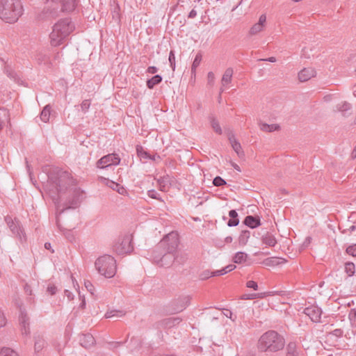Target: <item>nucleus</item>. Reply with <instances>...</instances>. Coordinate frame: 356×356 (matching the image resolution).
<instances>
[{"label": "nucleus", "instance_id": "f257e3e1", "mask_svg": "<svg viewBox=\"0 0 356 356\" xmlns=\"http://www.w3.org/2000/svg\"><path fill=\"white\" fill-rule=\"evenodd\" d=\"M74 186V181L70 173L65 171L56 170L49 176V183L47 185V190L49 195L55 200L57 193H61L69 189L72 197L66 203L67 209L76 208L83 200V193L80 188L72 187ZM59 207L57 206L58 211ZM65 209H60L58 212L61 214Z\"/></svg>", "mask_w": 356, "mask_h": 356}, {"label": "nucleus", "instance_id": "f03ea898", "mask_svg": "<svg viewBox=\"0 0 356 356\" xmlns=\"http://www.w3.org/2000/svg\"><path fill=\"white\" fill-rule=\"evenodd\" d=\"M257 346L259 352L274 353L284 349L285 339L277 332L268 330L259 337Z\"/></svg>", "mask_w": 356, "mask_h": 356}, {"label": "nucleus", "instance_id": "7ed1b4c3", "mask_svg": "<svg viewBox=\"0 0 356 356\" xmlns=\"http://www.w3.org/2000/svg\"><path fill=\"white\" fill-rule=\"evenodd\" d=\"M76 6V0H47L39 18L47 19L56 17L62 12L73 11Z\"/></svg>", "mask_w": 356, "mask_h": 356}, {"label": "nucleus", "instance_id": "20e7f679", "mask_svg": "<svg viewBox=\"0 0 356 356\" xmlns=\"http://www.w3.org/2000/svg\"><path fill=\"white\" fill-rule=\"evenodd\" d=\"M74 29L75 25L71 19L65 18L58 20L53 26L49 34L51 45L57 47L64 43Z\"/></svg>", "mask_w": 356, "mask_h": 356}, {"label": "nucleus", "instance_id": "39448f33", "mask_svg": "<svg viewBox=\"0 0 356 356\" xmlns=\"http://www.w3.org/2000/svg\"><path fill=\"white\" fill-rule=\"evenodd\" d=\"M23 13L21 0H0V19L2 21L9 24L15 23Z\"/></svg>", "mask_w": 356, "mask_h": 356}, {"label": "nucleus", "instance_id": "423d86ee", "mask_svg": "<svg viewBox=\"0 0 356 356\" xmlns=\"http://www.w3.org/2000/svg\"><path fill=\"white\" fill-rule=\"evenodd\" d=\"M95 268L99 273L107 278L113 277L117 271L116 261L113 257L104 254L95 261Z\"/></svg>", "mask_w": 356, "mask_h": 356}, {"label": "nucleus", "instance_id": "0eeeda50", "mask_svg": "<svg viewBox=\"0 0 356 356\" xmlns=\"http://www.w3.org/2000/svg\"><path fill=\"white\" fill-rule=\"evenodd\" d=\"M179 243V234L177 232L170 231L165 234L164 230L163 237L157 245L159 249H163L164 251L176 252Z\"/></svg>", "mask_w": 356, "mask_h": 356}, {"label": "nucleus", "instance_id": "6e6552de", "mask_svg": "<svg viewBox=\"0 0 356 356\" xmlns=\"http://www.w3.org/2000/svg\"><path fill=\"white\" fill-rule=\"evenodd\" d=\"M114 250L119 254H127L133 250L131 236H125L122 238L114 246Z\"/></svg>", "mask_w": 356, "mask_h": 356}, {"label": "nucleus", "instance_id": "1a4fd4ad", "mask_svg": "<svg viewBox=\"0 0 356 356\" xmlns=\"http://www.w3.org/2000/svg\"><path fill=\"white\" fill-rule=\"evenodd\" d=\"M120 162V159L116 154H109L101 158L97 161V166L99 168L105 169L113 165H117Z\"/></svg>", "mask_w": 356, "mask_h": 356}, {"label": "nucleus", "instance_id": "9d476101", "mask_svg": "<svg viewBox=\"0 0 356 356\" xmlns=\"http://www.w3.org/2000/svg\"><path fill=\"white\" fill-rule=\"evenodd\" d=\"M190 303L189 296L179 297L172 304V308L168 310L170 314H177L185 309Z\"/></svg>", "mask_w": 356, "mask_h": 356}, {"label": "nucleus", "instance_id": "9b49d317", "mask_svg": "<svg viewBox=\"0 0 356 356\" xmlns=\"http://www.w3.org/2000/svg\"><path fill=\"white\" fill-rule=\"evenodd\" d=\"M6 221L7 222V224L9 226L12 232L16 234V236L18 237L21 243L25 242L26 240V235L25 233L24 232V230L21 229L18 221H17L16 220H13L10 217H6Z\"/></svg>", "mask_w": 356, "mask_h": 356}, {"label": "nucleus", "instance_id": "f8f14e48", "mask_svg": "<svg viewBox=\"0 0 356 356\" xmlns=\"http://www.w3.org/2000/svg\"><path fill=\"white\" fill-rule=\"evenodd\" d=\"M303 312L308 316L313 322H319L321 320L322 310L316 305H311L305 307Z\"/></svg>", "mask_w": 356, "mask_h": 356}, {"label": "nucleus", "instance_id": "ddd939ff", "mask_svg": "<svg viewBox=\"0 0 356 356\" xmlns=\"http://www.w3.org/2000/svg\"><path fill=\"white\" fill-rule=\"evenodd\" d=\"M176 252L165 251L159 261L157 260V266L165 268L170 267L175 259H178L179 255L175 256Z\"/></svg>", "mask_w": 356, "mask_h": 356}, {"label": "nucleus", "instance_id": "4468645a", "mask_svg": "<svg viewBox=\"0 0 356 356\" xmlns=\"http://www.w3.org/2000/svg\"><path fill=\"white\" fill-rule=\"evenodd\" d=\"M301 352V348L296 341H289L286 346V356H300Z\"/></svg>", "mask_w": 356, "mask_h": 356}, {"label": "nucleus", "instance_id": "2eb2a0df", "mask_svg": "<svg viewBox=\"0 0 356 356\" xmlns=\"http://www.w3.org/2000/svg\"><path fill=\"white\" fill-rule=\"evenodd\" d=\"M316 75V72L313 67H305L299 72L298 79L300 82H305Z\"/></svg>", "mask_w": 356, "mask_h": 356}, {"label": "nucleus", "instance_id": "dca6fc26", "mask_svg": "<svg viewBox=\"0 0 356 356\" xmlns=\"http://www.w3.org/2000/svg\"><path fill=\"white\" fill-rule=\"evenodd\" d=\"M352 105L347 102H341L337 104L335 111L340 112L343 117H348L351 114Z\"/></svg>", "mask_w": 356, "mask_h": 356}, {"label": "nucleus", "instance_id": "f3484780", "mask_svg": "<svg viewBox=\"0 0 356 356\" xmlns=\"http://www.w3.org/2000/svg\"><path fill=\"white\" fill-rule=\"evenodd\" d=\"M19 323L22 334H29L30 333L29 317L27 316L26 313L23 311H21L20 313Z\"/></svg>", "mask_w": 356, "mask_h": 356}, {"label": "nucleus", "instance_id": "a211bd4d", "mask_svg": "<svg viewBox=\"0 0 356 356\" xmlns=\"http://www.w3.org/2000/svg\"><path fill=\"white\" fill-rule=\"evenodd\" d=\"M243 223L252 229L256 228L261 225L260 218L254 216H247L243 220Z\"/></svg>", "mask_w": 356, "mask_h": 356}, {"label": "nucleus", "instance_id": "6ab92c4d", "mask_svg": "<svg viewBox=\"0 0 356 356\" xmlns=\"http://www.w3.org/2000/svg\"><path fill=\"white\" fill-rule=\"evenodd\" d=\"M80 344L84 348H90L95 343V339L90 334H84L80 336Z\"/></svg>", "mask_w": 356, "mask_h": 356}, {"label": "nucleus", "instance_id": "aec40b11", "mask_svg": "<svg viewBox=\"0 0 356 356\" xmlns=\"http://www.w3.org/2000/svg\"><path fill=\"white\" fill-rule=\"evenodd\" d=\"M101 179L106 182V184L108 186L111 188L113 190L116 191L119 194L123 195L126 193L125 188L123 186H120L119 184L103 177H102Z\"/></svg>", "mask_w": 356, "mask_h": 356}, {"label": "nucleus", "instance_id": "412c9836", "mask_svg": "<svg viewBox=\"0 0 356 356\" xmlns=\"http://www.w3.org/2000/svg\"><path fill=\"white\" fill-rule=\"evenodd\" d=\"M261 241L266 246L269 247H274L277 244V240L275 236L269 232L262 236Z\"/></svg>", "mask_w": 356, "mask_h": 356}, {"label": "nucleus", "instance_id": "4be33fe9", "mask_svg": "<svg viewBox=\"0 0 356 356\" xmlns=\"http://www.w3.org/2000/svg\"><path fill=\"white\" fill-rule=\"evenodd\" d=\"M202 54L200 52H198L196 54V56L193 60V62L192 63L191 74H192V78H194V80L195 79V77H196V70L200 65V63L202 61Z\"/></svg>", "mask_w": 356, "mask_h": 356}, {"label": "nucleus", "instance_id": "5701e85b", "mask_svg": "<svg viewBox=\"0 0 356 356\" xmlns=\"http://www.w3.org/2000/svg\"><path fill=\"white\" fill-rule=\"evenodd\" d=\"M286 261V259L281 257H270L264 260V264L266 266H275L285 264Z\"/></svg>", "mask_w": 356, "mask_h": 356}, {"label": "nucleus", "instance_id": "b1692460", "mask_svg": "<svg viewBox=\"0 0 356 356\" xmlns=\"http://www.w3.org/2000/svg\"><path fill=\"white\" fill-rule=\"evenodd\" d=\"M229 216L230 219L227 222V225L229 227H235L238 225L239 219L238 213L236 210L232 209L229 211Z\"/></svg>", "mask_w": 356, "mask_h": 356}, {"label": "nucleus", "instance_id": "393cba45", "mask_svg": "<svg viewBox=\"0 0 356 356\" xmlns=\"http://www.w3.org/2000/svg\"><path fill=\"white\" fill-rule=\"evenodd\" d=\"M182 321V318L180 317H170L164 319L163 321V324L166 327H172L178 324H179Z\"/></svg>", "mask_w": 356, "mask_h": 356}, {"label": "nucleus", "instance_id": "a878e982", "mask_svg": "<svg viewBox=\"0 0 356 356\" xmlns=\"http://www.w3.org/2000/svg\"><path fill=\"white\" fill-rule=\"evenodd\" d=\"M136 151L140 161L146 159H151L154 161L155 159L154 155L149 154V153L147 152L141 146L138 145L136 147Z\"/></svg>", "mask_w": 356, "mask_h": 356}, {"label": "nucleus", "instance_id": "bb28decb", "mask_svg": "<svg viewBox=\"0 0 356 356\" xmlns=\"http://www.w3.org/2000/svg\"><path fill=\"white\" fill-rule=\"evenodd\" d=\"M260 129L265 132H273L277 130H279L280 126L278 124H268L266 123L260 122L259 123Z\"/></svg>", "mask_w": 356, "mask_h": 356}, {"label": "nucleus", "instance_id": "cd10ccee", "mask_svg": "<svg viewBox=\"0 0 356 356\" xmlns=\"http://www.w3.org/2000/svg\"><path fill=\"white\" fill-rule=\"evenodd\" d=\"M50 115H51V107L49 105H47L43 108V109L40 113V120L43 122L47 123L49 120Z\"/></svg>", "mask_w": 356, "mask_h": 356}, {"label": "nucleus", "instance_id": "c85d7f7f", "mask_svg": "<svg viewBox=\"0 0 356 356\" xmlns=\"http://www.w3.org/2000/svg\"><path fill=\"white\" fill-rule=\"evenodd\" d=\"M233 75V70L232 68H227L222 78V83L223 86L229 83L232 81V78Z\"/></svg>", "mask_w": 356, "mask_h": 356}, {"label": "nucleus", "instance_id": "c756f323", "mask_svg": "<svg viewBox=\"0 0 356 356\" xmlns=\"http://www.w3.org/2000/svg\"><path fill=\"white\" fill-rule=\"evenodd\" d=\"M248 258V254L243 252H238L233 257V261L235 264H243Z\"/></svg>", "mask_w": 356, "mask_h": 356}, {"label": "nucleus", "instance_id": "7c9ffc66", "mask_svg": "<svg viewBox=\"0 0 356 356\" xmlns=\"http://www.w3.org/2000/svg\"><path fill=\"white\" fill-rule=\"evenodd\" d=\"M45 341L42 336H37L35 337V350L37 352L40 351L45 346Z\"/></svg>", "mask_w": 356, "mask_h": 356}, {"label": "nucleus", "instance_id": "2f4dec72", "mask_svg": "<svg viewBox=\"0 0 356 356\" xmlns=\"http://www.w3.org/2000/svg\"><path fill=\"white\" fill-rule=\"evenodd\" d=\"M344 270L348 277L353 276L355 273V266L354 263L350 261L345 263Z\"/></svg>", "mask_w": 356, "mask_h": 356}, {"label": "nucleus", "instance_id": "473e14b6", "mask_svg": "<svg viewBox=\"0 0 356 356\" xmlns=\"http://www.w3.org/2000/svg\"><path fill=\"white\" fill-rule=\"evenodd\" d=\"M125 314V313L123 311L120 310H111L108 311L105 314V318H110L113 317H122Z\"/></svg>", "mask_w": 356, "mask_h": 356}, {"label": "nucleus", "instance_id": "72a5a7b5", "mask_svg": "<svg viewBox=\"0 0 356 356\" xmlns=\"http://www.w3.org/2000/svg\"><path fill=\"white\" fill-rule=\"evenodd\" d=\"M250 233L248 230H243L241 232L238 241L240 244L245 245L248 242V238H250Z\"/></svg>", "mask_w": 356, "mask_h": 356}, {"label": "nucleus", "instance_id": "f704fd0d", "mask_svg": "<svg viewBox=\"0 0 356 356\" xmlns=\"http://www.w3.org/2000/svg\"><path fill=\"white\" fill-rule=\"evenodd\" d=\"M9 118L8 111L5 109H0V130L3 127V124Z\"/></svg>", "mask_w": 356, "mask_h": 356}, {"label": "nucleus", "instance_id": "c9c22d12", "mask_svg": "<svg viewBox=\"0 0 356 356\" xmlns=\"http://www.w3.org/2000/svg\"><path fill=\"white\" fill-rule=\"evenodd\" d=\"M0 356H19L13 350L9 348H3L0 350Z\"/></svg>", "mask_w": 356, "mask_h": 356}, {"label": "nucleus", "instance_id": "e433bc0d", "mask_svg": "<svg viewBox=\"0 0 356 356\" xmlns=\"http://www.w3.org/2000/svg\"><path fill=\"white\" fill-rule=\"evenodd\" d=\"M264 27V26H263L260 24L256 23L250 28L249 33L251 35H256L261 32L263 30Z\"/></svg>", "mask_w": 356, "mask_h": 356}, {"label": "nucleus", "instance_id": "4c0bfd02", "mask_svg": "<svg viewBox=\"0 0 356 356\" xmlns=\"http://www.w3.org/2000/svg\"><path fill=\"white\" fill-rule=\"evenodd\" d=\"M211 126L216 133H217L218 134H222L221 127H220L218 122L214 118H211Z\"/></svg>", "mask_w": 356, "mask_h": 356}, {"label": "nucleus", "instance_id": "58836bf2", "mask_svg": "<svg viewBox=\"0 0 356 356\" xmlns=\"http://www.w3.org/2000/svg\"><path fill=\"white\" fill-rule=\"evenodd\" d=\"M232 147L238 156L244 155V152L242 150L241 145L238 141L234 142V144H232Z\"/></svg>", "mask_w": 356, "mask_h": 356}, {"label": "nucleus", "instance_id": "ea45409f", "mask_svg": "<svg viewBox=\"0 0 356 356\" xmlns=\"http://www.w3.org/2000/svg\"><path fill=\"white\" fill-rule=\"evenodd\" d=\"M169 182L168 179H163L162 180L157 179V188L162 191H165L166 190V185Z\"/></svg>", "mask_w": 356, "mask_h": 356}, {"label": "nucleus", "instance_id": "a19ab883", "mask_svg": "<svg viewBox=\"0 0 356 356\" xmlns=\"http://www.w3.org/2000/svg\"><path fill=\"white\" fill-rule=\"evenodd\" d=\"M226 184V181L221 177L219 176L216 177L213 180V184L215 186H222Z\"/></svg>", "mask_w": 356, "mask_h": 356}, {"label": "nucleus", "instance_id": "79ce46f5", "mask_svg": "<svg viewBox=\"0 0 356 356\" xmlns=\"http://www.w3.org/2000/svg\"><path fill=\"white\" fill-rule=\"evenodd\" d=\"M211 277H214L213 275V271H210L209 270H204L200 275V278L202 280H207L208 278H209Z\"/></svg>", "mask_w": 356, "mask_h": 356}, {"label": "nucleus", "instance_id": "37998d69", "mask_svg": "<svg viewBox=\"0 0 356 356\" xmlns=\"http://www.w3.org/2000/svg\"><path fill=\"white\" fill-rule=\"evenodd\" d=\"M170 67L173 71L175 70V56L173 51H170L168 56Z\"/></svg>", "mask_w": 356, "mask_h": 356}, {"label": "nucleus", "instance_id": "c03bdc74", "mask_svg": "<svg viewBox=\"0 0 356 356\" xmlns=\"http://www.w3.org/2000/svg\"><path fill=\"white\" fill-rule=\"evenodd\" d=\"M346 252L353 257H356V243L349 245L346 249Z\"/></svg>", "mask_w": 356, "mask_h": 356}, {"label": "nucleus", "instance_id": "a18cd8bd", "mask_svg": "<svg viewBox=\"0 0 356 356\" xmlns=\"http://www.w3.org/2000/svg\"><path fill=\"white\" fill-rule=\"evenodd\" d=\"M90 106V102L88 99H85L81 104V108L83 112L86 113Z\"/></svg>", "mask_w": 356, "mask_h": 356}, {"label": "nucleus", "instance_id": "49530a36", "mask_svg": "<svg viewBox=\"0 0 356 356\" xmlns=\"http://www.w3.org/2000/svg\"><path fill=\"white\" fill-rule=\"evenodd\" d=\"M224 310H225V311L223 312V314H224V315H225L226 317H227V318H229L232 319L233 321H236V315H234V316L231 310L227 309H224Z\"/></svg>", "mask_w": 356, "mask_h": 356}, {"label": "nucleus", "instance_id": "de8ad7c7", "mask_svg": "<svg viewBox=\"0 0 356 356\" xmlns=\"http://www.w3.org/2000/svg\"><path fill=\"white\" fill-rule=\"evenodd\" d=\"M215 75L212 72H209L207 74L208 84L212 86L214 83Z\"/></svg>", "mask_w": 356, "mask_h": 356}, {"label": "nucleus", "instance_id": "09e8293b", "mask_svg": "<svg viewBox=\"0 0 356 356\" xmlns=\"http://www.w3.org/2000/svg\"><path fill=\"white\" fill-rule=\"evenodd\" d=\"M343 330L341 329H335L332 332H330V335L334 336L335 337L338 338L343 335Z\"/></svg>", "mask_w": 356, "mask_h": 356}, {"label": "nucleus", "instance_id": "8fccbe9b", "mask_svg": "<svg viewBox=\"0 0 356 356\" xmlns=\"http://www.w3.org/2000/svg\"><path fill=\"white\" fill-rule=\"evenodd\" d=\"M246 286L248 288L253 289L255 291H257L258 289L257 283L253 280H250V281L247 282Z\"/></svg>", "mask_w": 356, "mask_h": 356}, {"label": "nucleus", "instance_id": "3c124183", "mask_svg": "<svg viewBox=\"0 0 356 356\" xmlns=\"http://www.w3.org/2000/svg\"><path fill=\"white\" fill-rule=\"evenodd\" d=\"M147 85L149 88H153L156 85V76H154L151 79L148 80Z\"/></svg>", "mask_w": 356, "mask_h": 356}, {"label": "nucleus", "instance_id": "603ef678", "mask_svg": "<svg viewBox=\"0 0 356 356\" xmlns=\"http://www.w3.org/2000/svg\"><path fill=\"white\" fill-rule=\"evenodd\" d=\"M226 274V270H225L224 268H222L220 270H213V276H220Z\"/></svg>", "mask_w": 356, "mask_h": 356}, {"label": "nucleus", "instance_id": "864d4df0", "mask_svg": "<svg viewBox=\"0 0 356 356\" xmlns=\"http://www.w3.org/2000/svg\"><path fill=\"white\" fill-rule=\"evenodd\" d=\"M6 323V320L3 313L0 310V327H3Z\"/></svg>", "mask_w": 356, "mask_h": 356}, {"label": "nucleus", "instance_id": "5fc2aeb1", "mask_svg": "<svg viewBox=\"0 0 356 356\" xmlns=\"http://www.w3.org/2000/svg\"><path fill=\"white\" fill-rule=\"evenodd\" d=\"M113 17L118 21L120 18L119 7L116 6L113 11Z\"/></svg>", "mask_w": 356, "mask_h": 356}, {"label": "nucleus", "instance_id": "6e6d98bb", "mask_svg": "<svg viewBox=\"0 0 356 356\" xmlns=\"http://www.w3.org/2000/svg\"><path fill=\"white\" fill-rule=\"evenodd\" d=\"M85 286L88 291H90L92 294L93 293L94 286L89 281L85 282Z\"/></svg>", "mask_w": 356, "mask_h": 356}, {"label": "nucleus", "instance_id": "4d7b16f0", "mask_svg": "<svg viewBox=\"0 0 356 356\" xmlns=\"http://www.w3.org/2000/svg\"><path fill=\"white\" fill-rule=\"evenodd\" d=\"M214 243L216 247L220 248H223L225 245L224 241L219 240V239H215Z\"/></svg>", "mask_w": 356, "mask_h": 356}, {"label": "nucleus", "instance_id": "13d9d810", "mask_svg": "<svg viewBox=\"0 0 356 356\" xmlns=\"http://www.w3.org/2000/svg\"><path fill=\"white\" fill-rule=\"evenodd\" d=\"M266 15H261L259 17V22L257 23H259L261 25H262L263 26H264V25L266 24Z\"/></svg>", "mask_w": 356, "mask_h": 356}, {"label": "nucleus", "instance_id": "bf43d9fd", "mask_svg": "<svg viewBox=\"0 0 356 356\" xmlns=\"http://www.w3.org/2000/svg\"><path fill=\"white\" fill-rule=\"evenodd\" d=\"M225 270H226V273L232 271L236 268V266L234 264H229L227 266L224 267Z\"/></svg>", "mask_w": 356, "mask_h": 356}, {"label": "nucleus", "instance_id": "052dcab7", "mask_svg": "<svg viewBox=\"0 0 356 356\" xmlns=\"http://www.w3.org/2000/svg\"><path fill=\"white\" fill-rule=\"evenodd\" d=\"M228 140L231 145H232V144H234V142H238V140L235 138L234 135L232 133L229 134Z\"/></svg>", "mask_w": 356, "mask_h": 356}, {"label": "nucleus", "instance_id": "680f3d73", "mask_svg": "<svg viewBox=\"0 0 356 356\" xmlns=\"http://www.w3.org/2000/svg\"><path fill=\"white\" fill-rule=\"evenodd\" d=\"M47 291L51 294V295H54L56 293V287L54 286H49L47 287Z\"/></svg>", "mask_w": 356, "mask_h": 356}, {"label": "nucleus", "instance_id": "e2e57ef3", "mask_svg": "<svg viewBox=\"0 0 356 356\" xmlns=\"http://www.w3.org/2000/svg\"><path fill=\"white\" fill-rule=\"evenodd\" d=\"M186 259H187L186 255H181V256H179L178 259H175V261H177L179 263H184Z\"/></svg>", "mask_w": 356, "mask_h": 356}, {"label": "nucleus", "instance_id": "0e129e2a", "mask_svg": "<svg viewBox=\"0 0 356 356\" xmlns=\"http://www.w3.org/2000/svg\"><path fill=\"white\" fill-rule=\"evenodd\" d=\"M197 16V12L195 10L193 9L188 14V17L193 19Z\"/></svg>", "mask_w": 356, "mask_h": 356}, {"label": "nucleus", "instance_id": "69168bd1", "mask_svg": "<svg viewBox=\"0 0 356 356\" xmlns=\"http://www.w3.org/2000/svg\"><path fill=\"white\" fill-rule=\"evenodd\" d=\"M148 195L152 199H156V191L154 190H149L148 191Z\"/></svg>", "mask_w": 356, "mask_h": 356}, {"label": "nucleus", "instance_id": "338daca9", "mask_svg": "<svg viewBox=\"0 0 356 356\" xmlns=\"http://www.w3.org/2000/svg\"><path fill=\"white\" fill-rule=\"evenodd\" d=\"M65 294L67 297L68 300H70L73 299V295H72V293L70 291L65 290Z\"/></svg>", "mask_w": 356, "mask_h": 356}, {"label": "nucleus", "instance_id": "774afa93", "mask_svg": "<svg viewBox=\"0 0 356 356\" xmlns=\"http://www.w3.org/2000/svg\"><path fill=\"white\" fill-rule=\"evenodd\" d=\"M356 316V310L355 309H353L350 310L349 313V318L350 320H352L353 317H355Z\"/></svg>", "mask_w": 356, "mask_h": 356}]
</instances>
